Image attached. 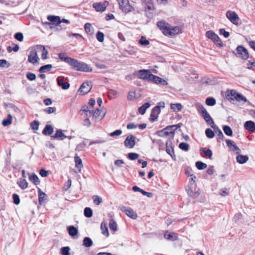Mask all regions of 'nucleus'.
Returning <instances> with one entry per match:
<instances>
[{
	"mask_svg": "<svg viewBox=\"0 0 255 255\" xmlns=\"http://www.w3.org/2000/svg\"><path fill=\"white\" fill-rule=\"evenodd\" d=\"M236 55L244 60L247 59L249 57L247 49L242 46H238L237 47Z\"/></svg>",
	"mask_w": 255,
	"mask_h": 255,
	"instance_id": "obj_4",
	"label": "nucleus"
},
{
	"mask_svg": "<svg viewBox=\"0 0 255 255\" xmlns=\"http://www.w3.org/2000/svg\"><path fill=\"white\" fill-rule=\"evenodd\" d=\"M135 92L134 91H129L128 96V100H132L135 98Z\"/></svg>",
	"mask_w": 255,
	"mask_h": 255,
	"instance_id": "obj_63",
	"label": "nucleus"
},
{
	"mask_svg": "<svg viewBox=\"0 0 255 255\" xmlns=\"http://www.w3.org/2000/svg\"><path fill=\"white\" fill-rule=\"evenodd\" d=\"M67 136L63 133L61 129L57 130L55 134L51 135L52 138H56L59 140H63Z\"/></svg>",
	"mask_w": 255,
	"mask_h": 255,
	"instance_id": "obj_22",
	"label": "nucleus"
},
{
	"mask_svg": "<svg viewBox=\"0 0 255 255\" xmlns=\"http://www.w3.org/2000/svg\"><path fill=\"white\" fill-rule=\"evenodd\" d=\"M205 134L209 138H212L215 136V132L211 128H207L205 130Z\"/></svg>",
	"mask_w": 255,
	"mask_h": 255,
	"instance_id": "obj_41",
	"label": "nucleus"
},
{
	"mask_svg": "<svg viewBox=\"0 0 255 255\" xmlns=\"http://www.w3.org/2000/svg\"><path fill=\"white\" fill-rule=\"evenodd\" d=\"M206 36L213 41L216 44H219L220 46H222L223 44L218 35L211 30L206 32Z\"/></svg>",
	"mask_w": 255,
	"mask_h": 255,
	"instance_id": "obj_7",
	"label": "nucleus"
},
{
	"mask_svg": "<svg viewBox=\"0 0 255 255\" xmlns=\"http://www.w3.org/2000/svg\"><path fill=\"white\" fill-rule=\"evenodd\" d=\"M160 113V109L159 106H156L154 107L151 110V112L150 116V121L154 122L157 120L158 115Z\"/></svg>",
	"mask_w": 255,
	"mask_h": 255,
	"instance_id": "obj_12",
	"label": "nucleus"
},
{
	"mask_svg": "<svg viewBox=\"0 0 255 255\" xmlns=\"http://www.w3.org/2000/svg\"><path fill=\"white\" fill-rule=\"evenodd\" d=\"M55 111L56 108L55 107H48L44 110V111L48 114L53 113Z\"/></svg>",
	"mask_w": 255,
	"mask_h": 255,
	"instance_id": "obj_61",
	"label": "nucleus"
},
{
	"mask_svg": "<svg viewBox=\"0 0 255 255\" xmlns=\"http://www.w3.org/2000/svg\"><path fill=\"white\" fill-rule=\"evenodd\" d=\"M238 93L235 90H229L226 92V97L227 99L233 103L235 101L236 94H238Z\"/></svg>",
	"mask_w": 255,
	"mask_h": 255,
	"instance_id": "obj_16",
	"label": "nucleus"
},
{
	"mask_svg": "<svg viewBox=\"0 0 255 255\" xmlns=\"http://www.w3.org/2000/svg\"><path fill=\"white\" fill-rule=\"evenodd\" d=\"M30 126L32 129L37 130L39 127V122L37 121H34L30 124Z\"/></svg>",
	"mask_w": 255,
	"mask_h": 255,
	"instance_id": "obj_58",
	"label": "nucleus"
},
{
	"mask_svg": "<svg viewBox=\"0 0 255 255\" xmlns=\"http://www.w3.org/2000/svg\"><path fill=\"white\" fill-rule=\"evenodd\" d=\"M164 237L165 239L170 241H176L177 240V237L176 236H173L171 234H168L166 233L164 234Z\"/></svg>",
	"mask_w": 255,
	"mask_h": 255,
	"instance_id": "obj_55",
	"label": "nucleus"
},
{
	"mask_svg": "<svg viewBox=\"0 0 255 255\" xmlns=\"http://www.w3.org/2000/svg\"><path fill=\"white\" fill-rule=\"evenodd\" d=\"M236 97H235V100H236L238 102H240V101H243L244 102H247V98L240 93H238V94H236Z\"/></svg>",
	"mask_w": 255,
	"mask_h": 255,
	"instance_id": "obj_44",
	"label": "nucleus"
},
{
	"mask_svg": "<svg viewBox=\"0 0 255 255\" xmlns=\"http://www.w3.org/2000/svg\"><path fill=\"white\" fill-rule=\"evenodd\" d=\"M18 185L22 189H25L27 187L28 183L26 180L21 179V180L18 183Z\"/></svg>",
	"mask_w": 255,
	"mask_h": 255,
	"instance_id": "obj_47",
	"label": "nucleus"
},
{
	"mask_svg": "<svg viewBox=\"0 0 255 255\" xmlns=\"http://www.w3.org/2000/svg\"><path fill=\"white\" fill-rule=\"evenodd\" d=\"M120 209L125 212L128 216L133 219H136L137 217V214L130 207L123 206L120 207Z\"/></svg>",
	"mask_w": 255,
	"mask_h": 255,
	"instance_id": "obj_10",
	"label": "nucleus"
},
{
	"mask_svg": "<svg viewBox=\"0 0 255 255\" xmlns=\"http://www.w3.org/2000/svg\"><path fill=\"white\" fill-rule=\"evenodd\" d=\"M226 16L234 24L237 26L239 25L240 18L235 11L228 10L226 12Z\"/></svg>",
	"mask_w": 255,
	"mask_h": 255,
	"instance_id": "obj_5",
	"label": "nucleus"
},
{
	"mask_svg": "<svg viewBox=\"0 0 255 255\" xmlns=\"http://www.w3.org/2000/svg\"><path fill=\"white\" fill-rule=\"evenodd\" d=\"M69 234L72 236H75L78 234V230L73 226H71L68 228Z\"/></svg>",
	"mask_w": 255,
	"mask_h": 255,
	"instance_id": "obj_33",
	"label": "nucleus"
},
{
	"mask_svg": "<svg viewBox=\"0 0 255 255\" xmlns=\"http://www.w3.org/2000/svg\"><path fill=\"white\" fill-rule=\"evenodd\" d=\"M108 1H105L104 2H95L93 4V6L97 11L103 12L105 10L108 5Z\"/></svg>",
	"mask_w": 255,
	"mask_h": 255,
	"instance_id": "obj_13",
	"label": "nucleus"
},
{
	"mask_svg": "<svg viewBox=\"0 0 255 255\" xmlns=\"http://www.w3.org/2000/svg\"><path fill=\"white\" fill-rule=\"evenodd\" d=\"M96 38L99 42H103L104 39V33L102 32L98 31V32L96 34Z\"/></svg>",
	"mask_w": 255,
	"mask_h": 255,
	"instance_id": "obj_54",
	"label": "nucleus"
},
{
	"mask_svg": "<svg viewBox=\"0 0 255 255\" xmlns=\"http://www.w3.org/2000/svg\"><path fill=\"white\" fill-rule=\"evenodd\" d=\"M236 160L239 163L244 164L249 160V157L247 155L240 154L236 157Z\"/></svg>",
	"mask_w": 255,
	"mask_h": 255,
	"instance_id": "obj_27",
	"label": "nucleus"
},
{
	"mask_svg": "<svg viewBox=\"0 0 255 255\" xmlns=\"http://www.w3.org/2000/svg\"><path fill=\"white\" fill-rule=\"evenodd\" d=\"M202 153L205 154L206 157L209 158L210 159H212V151L210 149H206V148H202L200 149Z\"/></svg>",
	"mask_w": 255,
	"mask_h": 255,
	"instance_id": "obj_28",
	"label": "nucleus"
},
{
	"mask_svg": "<svg viewBox=\"0 0 255 255\" xmlns=\"http://www.w3.org/2000/svg\"><path fill=\"white\" fill-rule=\"evenodd\" d=\"M29 179L30 180L33 182L35 185H37L40 183V180L37 176L33 173L31 175L29 176Z\"/></svg>",
	"mask_w": 255,
	"mask_h": 255,
	"instance_id": "obj_36",
	"label": "nucleus"
},
{
	"mask_svg": "<svg viewBox=\"0 0 255 255\" xmlns=\"http://www.w3.org/2000/svg\"><path fill=\"white\" fill-rule=\"evenodd\" d=\"M187 190L188 194L192 198H196L199 195L198 191H194L191 187H189Z\"/></svg>",
	"mask_w": 255,
	"mask_h": 255,
	"instance_id": "obj_31",
	"label": "nucleus"
},
{
	"mask_svg": "<svg viewBox=\"0 0 255 255\" xmlns=\"http://www.w3.org/2000/svg\"><path fill=\"white\" fill-rule=\"evenodd\" d=\"M54 131L52 126L50 125H46L42 131V134L44 135H50Z\"/></svg>",
	"mask_w": 255,
	"mask_h": 255,
	"instance_id": "obj_23",
	"label": "nucleus"
},
{
	"mask_svg": "<svg viewBox=\"0 0 255 255\" xmlns=\"http://www.w3.org/2000/svg\"><path fill=\"white\" fill-rule=\"evenodd\" d=\"M138 77L140 79L150 81L151 80L152 76L151 72L148 70H140L138 72Z\"/></svg>",
	"mask_w": 255,
	"mask_h": 255,
	"instance_id": "obj_8",
	"label": "nucleus"
},
{
	"mask_svg": "<svg viewBox=\"0 0 255 255\" xmlns=\"http://www.w3.org/2000/svg\"><path fill=\"white\" fill-rule=\"evenodd\" d=\"M105 112H102L99 109H97L93 113V118L102 120L105 116Z\"/></svg>",
	"mask_w": 255,
	"mask_h": 255,
	"instance_id": "obj_25",
	"label": "nucleus"
},
{
	"mask_svg": "<svg viewBox=\"0 0 255 255\" xmlns=\"http://www.w3.org/2000/svg\"><path fill=\"white\" fill-rule=\"evenodd\" d=\"M85 30L86 32L90 35H92L94 33V29L91 24L86 23L84 26Z\"/></svg>",
	"mask_w": 255,
	"mask_h": 255,
	"instance_id": "obj_32",
	"label": "nucleus"
},
{
	"mask_svg": "<svg viewBox=\"0 0 255 255\" xmlns=\"http://www.w3.org/2000/svg\"><path fill=\"white\" fill-rule=\"evenodd\" d=\"M189 144L187 143L184 142H181L179 145V147L181 149H182L185 151H187L189 150Z\"/></svg>",
	"mask_w": 255,
	"mask_h": 255,
	"instance_id": "obj_50",
	"label": "nucleus"
},
{
	"mask_svg": "<svg viewBox=\"0 0 255 255\" xmlns=\"http://www.w3.org/2000/svg\"><path fill=\"white\" fill-rule=\"evenodd\" d=\"M150 105L149 103H145L138 108V112L141 115H143L146 110L150 107Z\"/></svg>",
	"mask_w": 255,
	"mask_h": 255,
	"instance_id": "obj_30",
	"label": "nucleus"
},
{
	"mask_svg": "<svg viewBox=\"0 0 255 255\" xmlns=\"http://www.w3.org/2000/svg\"><path fill=\"white\" fill-rule=\"evenodd\" d=\"M180 127L179 124L173 125L171 126H167L163 129L158 130L157 131V134L161 137L167 136L169 135H173V131H168V129H171L172 128H178Z\"/></svg>",
	"mask_w": 255,
	"mask_h": 255,
	"instance_id": "obj_3",
	"label": "nucleus"
},
{
	"mask_svg": "<svg viewBox=\"0 0 255 255\" xmlns=\"http://www.w3.org/2000/svg\"><path fill=\"white\" fill-rule=\"evenodd\" d=\"M84 214L85 217L90 218L93 216V211L89 207H86L84 211Z\"/></svg>",
	"mask_w": 255,
	"mask_h": 255,
	"instance_id": "obj_42",
	"label": "nucleus"
},
{
	"mask_svg": "<svg viewBox=\"0 0 255 255\" xmlns=\"http://www.w3.org/2000/svg\"><path fill=\"white\" fill-rule=\"evenodd\" d=\"M246 129L252 132L255 131V123L251 121H247L244 125Z\"/></svg>",
	"mask_w": 255,
	"mask_h": 255,
	"instance_id": "obj_20",
	"label": "nucleus"
},
{
	"mask_svg": "<svg viewBox=\"0 0 255 255\" xmlns=\"http://www.w3.org/2000/svg\"><path fill=\"white\" fill-rule=\"evenodd\" d=\"M135 139L136 137L132 134L128 136L124 141L125 146L127 148H133L135 144Z\"/></svg>",
	"mask_w": 255,
	"mask_h": 255,
	"instance_id": "obj_9",
	"label": "nucleus"
},
{
	"mask_svg": "<svg viewBox=\"0 0 255 255\" xmlns=\"http://www.w3.org/2000/svg\"><path fill=\"white\" fill-rule=\"evenodd\" d=\"M72 68L77 71L85 72H91L92 69L88 64L84 62H79L77 60L74 59L71 65Z\"/></svg>",
	"mask_w": 255,
	"mask_h": 255,
	"instance_id": "obj_1",
	"label": "nucleus"
},
{
	"mask_svg": "<svg viewBox=\"0 0 255 255\" xmlns=\"http://www.w3.org/2000/svg\"><path fill=\"white\" fill-rule=\"evenodd\" d=\"M101 229L102 231V234L106 236V237H108L109 235L108 228L106 226V225L104 223H102L101 225Z\"/></svg>",
	"mask_w": 255,
	"mask_h": 255,
	"instance_id": "obj_38",
	"label": "nucleus"
},
{
	"mask_svg": "<svg viewBox=\"0 0 255 255\" xmlns=\"http://www.w3.org/2000/svg\"><path fill=\"white\" fill-rule=\"evenodd\" d=\"M157 27L161 30L166 36H168L170 25L164 20L160 21L157 23Z\"/></svg>",
	"mask_w": 255,
	"mask_h": 255,
	"instance_id": "obj_6",
	"label": "nucleus"
},
{
	"mask_svg": "<svg viewBox=\"0 0 255 255\" xmlns=\"http://www.w3.org/2000/svg\"><path fill=\"white\" fill-rule=\"evenodd\" d=\"M58 56H59V59L67 63L70 65H71L72 63L73 62V60L74 59V58H70V57H66V53H59L58 54Z\"/></svg>",
	"mask_w": 255,
	"mask_h": 255,
	"instance_id": "obj_19",
	"label": "nucleus"
},
{
	"mask_svg": "<svg viewBox=\"0 0 255 255\" xmlns=\"http://www.w3.org/2000/svg\"><path fill=\"white\" fill-rule=\"evenodd\" d=\"M52 67L51 64H47L45 65L42 66L39 69V71L40 73L45 72L46 71H50Z\"/></svg>",
	"mask_w": 255,
	"mask_h": 255,
	"instance_id": "obj_34",
	"label": "nucleus"
},
{
	"mask_svg": "<svg viewBox=\"0 0 255 255\" xmlns=\"http://www.w3.org/2000/svg\"><path fill=\"white\" fill-rule=\"evenodd\" d=\"M70 249L69 247H62L60 250V253L62 255H70Z\"/></svg>",
	"mask_w": 255,
	"mask_h": 255,
	"instance_id": "obj_49",
	"label": "nucleus"
},
{
	"mask_svg": "<svg viewBox=\"0 0 255 255\" xmlns=\"http://www.w3.org/2000/svg\"><path fill=\"white\" fill-rule=\"evenodd\" d=\"M47 19L51 22L52 24L58 25L61 23L60 17L58 16L48 15L47 16Z\"/></svg>",
	"mask_w": 255,
	"mask_h": 255,
	"instance_id": "obj_21",
	"label": "nucleus"
},
{
	"mask_svg": "<svg viewBox=\"0 0 255 255\" xmlns=\"http://www.w3.org/2000/svg\"><path fill=\"white\" fill-rule=\"evenodd\" d=\"M38 201L40 204H41L44 201V198L46 196V194L42 192L40 188L38 190Z\"/></svg>",
	"mask_w": 255,
	"mask_h": 255,
	"instance_id": "obj_35",
	"label": "nucleus"
},
{
	"mask_svg": "<svg viewBox=\"0 0 255 255\" xmlns=\"http://www.w3.org/2000/svg\"><path fill=\"white\" fill-rule=\"evenodd\" d=\"M74 160L75 162V166L76 168L79 169V172L81 171V168L83 167L82 161L80 157L76 154L74 157Z\"/></svg>",
	"mask_w": 255,
	"mask_h": 255,
	"instance_id": "obj_26",
	"label": "nucleus"
},
{
	"mask_svg": "<svg viewBox=\"0 0 255 255\" xmlns=\"http://www.w3.org/2000/svg\"><path fill=\"white\" fill-rule=\"evenodd\" d=\"M120 8L125 13H128L134 10V8L130 5L128 0H117Z\"/></svg>",
	"mask_w": 255,
	"mask_h": 255,
	"instance_id": "obj_2",
	"label": "nucleus"
},
{
	"mask_svg": "<svg viewBox=\"0 0 255 255\" xmlns=\"http://www.w3.org/2000/svg\"><path fill=\"white\" fill-rule=\"evenodd\" d=\"M168 36H173L181 32V29L179 26H171L170 25Z\"/></svg>",
	"mask_w": 255,
	"mask_h": 255,
	"instance_id": "obj_17",
	"label": "nucleus"
},
{
	"mask_svg": "<svg viewBox=\"0 0 255 255\" xmlns=\"http://www.w3.org/2000/svg\"><path fill=\"white\" fill-rule=\"evenodd\" d=\"M196 166L198 169L202 170L205 169L207 165L202 161H197L196 162Z\"/></svg>",
	"mask_w": 255,
	"mask_h": 255,
	"instance_id": "obj_45",
	"label": "nucleus"
},
{
	"mask_svg": "<svg viewBox=\"0 0 255 255\" xmlns=\"http://www.w3.org/2000/svg\"><path fill=\"white\" fill-rule=\"evenodd\" d=\"M83 245L85 247L89 248L93 245V241L89 237H85L83 241Z\"/></svg>",
	"mask_w": 255,
	"mask_h": 255,
	"instance_id": "obj_29",
	"label": "nucleus"
},
{
	"mask_svg": "<svg viewBox=\"0 0 255 255\" xmlns=\"http://www.w3.org/2000/svg\"><path fill=\"white\" fill-rule=\"evenodd\" d=\"M216 100L212 97H209L206 99V104L209 106H213L216 104Z\"/></svg>",
	"mask_w": 255,
	"mask_h": 255,
	"instance_id": "obj_43",
	"label": "nucleus"
},
{
	"mask_svg": "<svg viewBox=\"0 0 255 255\" xmlns=\"http://www.w3.org/2000/svg\"><path fill=\"white\" fill-rule=\"evenodd\" d=\"M57 81L58 85L61 87L63 89L66 90L69 88V83L68 82H64L63 80L61 77H58Z\"/></svg>",
	"mask_w": 255,
	"mask_h": 255,
	"instance_id": "obj_24",
	"label": "nucleus"
},
{
	"mask_svg": "<svg viewBox=\"0 0 255 255\" xmlns=\"http://www.w3.org/2000/svg\"><path fill=\"white\" fill-rule=\"evenodd\" d=\"M12 199L13 203L16 205H18L20 203V199L19 196L16 194H13L12 195Z\"/></svg>",
	"mask_w": 255,
	"mask_h": 255,
	"instance_id": "obj_59",
	"label": "nucleus"
},
{
	"mask_svg": "<svg viewBox=\"0 0 255 255\" xmlns=\"http://www.w3.org/2000/svg\"><path fill=\"white\" fill-rule=\"evenodd\" d=\"M92 89V85L91 83L88 82H84L80 86L78 90V92L80 94L85 95L88 93Z\"/></svg>",
	"mask_w": 255,
	"mask_h": 255,
	"instance_id": "obj_11",
	"label": "nucleus"
},
{
	"mask_svg": "<svg viewBox=\"0 0 255 255\" xmlns=\"http://www.w3.org/2000/svg\"><path fill=\"white\" fill-rule=\"evenodd\" d=\"M40 49L42 51L41 57L43 59H46L47 58L48 51L45 49V48L43 46H39Z\"/></svg>",
	"mask_w": 255,
	"mask_h": 255,
	"instance_id": "obj_51",
	"label": "nucleus"
},
{
	"mask_svg": "<svg viewBox=\"0 0 255 255\" xmlns=\"http://www.w3.org/2000/svg\"><path fill=\"white\" fill-rule=\"evenodd\" d=\"M227 146L236 154L241 153V149L236 145L235 142L230 139H227L226 140Z\"/></svg>",
	"mask_w": 255,
	"mask_h": 255,
	"instance_id": "obj_14",
	"label": "nucleus"
},
{
	"mask_svg": "<svg viewBox=\"0 0 255 255\" xmlns=\"http://www.w3.org/2000/svg\"><path fill=\"white\" fill-rule=\"evenodd\" d=\"M39 58L35 50H32L28 57V61L29 62L34 64L37 63Z\"/></svg>",
	"mask_w": 255,
	"mask_h": 255,
	"instance_id": "obj_15",
	"label": "nucleus"
},
{
	"mask_svg": "<svg viewBox=\"0 0 255 255\" xmlns=\"http://www.w3.org/2000/svg\"><path fill=\"white\" fill-rule=\"evenodd\" d=\"M248 68L250 69H255V62L249 61L247 63Z\"/></svg>",
	"mask_w": 255,
	"mask_h": 255,
	"instance_id": "obj_64",
	"label": "nucleus"
},
{
	"mask_svg": "<svg viewBox=\"0 0 255 255\" xmlns=\"http://www.w3.org/2000/svg\"><path fill=\"white\" fill-rule=\"evenodd\" d=\"M139 156L138 154L134 152H130L128 154V158L132 160L137 159Z\"/></svg>",
	"mask_w": 255,
	"mask_h": 255,
	"instance_id": "obj_53",
	"label": "nucleus"
},
{
	"mask_svg": "<svg viewBox=\"0 0 255 255\" xmlns=\"http://www.w3.org/2000/svg\"><path fill=\"white\" fill-rule=\"evenodd\" d=\"M138 42L142 46H147L149 44V41L144 36H141Z\"/></svg>",
	"mask_w": 255,
	"mask_h": 255,
	"instance_id": "obj_46",
	"label": "nucleus"
},
{
	"mask_svg": "<svg viewBox=\"0 0 255 255\" xmlns=\"http://www.w3.org/2000/svg\"><path fill=\"white\" fill-rule=\"evenodd\" d=\"M93 199L94 201V203L97 205H100L102 202V198L98 195L93 196Z\"/></svg>",
	"mask_w": 255,
	"mask_h": 255,
	"instance_id": "obj_52",
	"label": "nucleus"
},
{
	"mask_svg": "<svg viewBox=\"0 0 255 255\" xmlns=\"http://www.w3.org/2000/svg\"><path fill=\"white\" fill-rule=\"evenodd\" d=\"M6 65V67H8L9 64L8 62L4 60V59H0V67H4Z\"/></svg>",
	"mask_w": 255,
	"mask_h": 255,
	"instance_id": "obj_62",
	"label": "nucleus"
},
{
	"mask_svg": "<svg viewBox=\"0 0 255 255\" xmlns=\"http://www.w3.org/2000/svg\"><path fill=\"white\" fill-rule=\"evenodd\" d=\"M223 130L225 133L228 136H232L233 134V131L232 128L228 126H224L223 127Z\"/></svg>",
	"mask_w": 255,
	"mask_h": 255,
	"instance_id": "obj_40",
	"label": "nucleus"
},
{
	"mask_svg": "<svg viewBox=\"0 0 255 255\" xmlns=\"http://www.w3.org/2000/svg\"><path fill=\"white\" fill-rule=\"evenodd\" d=\"M204 119L208 125H209L211 126V125H214V122L209 114L206 117H204Z\"/></svg>",
	"mask_w": 255,
	"mask_h": 255,
	"instance_id": "obj_56",
	"label": "nucleus"
},
{
	"mask_svg": "<svg viewBox=\"0 0 255 255\" xmlns=\"http://www.w3.org/2000/svg\"><path fill=\"white\" fill-rule=\"evenodd\" d=\"M195 107H196L197 110L200 114H202L205 110H206L205 109V108L203 107V106L199 103H196L195 104Z\"/></svg>",
	"mask_w": 255,
	"mask_h": 255,
	"instance_id": "obj_48",
	"label": "nucleus"
},
{
	"mask_svg": "<svg viewBox=\"0 0 255 255\" xmlns=\"http://www.w3.org/2000/svg\"><path fill=\"white\" fill-rule=\"evenodd\" d=\"M151 81L162 85H167L168 84L167 82L165 80L154 75L152 76Z\"/></svg>",
	"mask_w": 255,
	"mask_h": 255,
	"instance_id": "obj_18",
	"label": "nucleus"
},
{
	"mask_svg": "<svg viewBox=\"0 0 255 255\" xmlns=\"http://www.w3.org/2000/svg\"><path fill=\"white\" fill-rule=\"evenodd\" d=\"M170 107L174 111L177 109L178 111H180L183 108L182 105L180 103L171 104Z\"/></svg>",
	"mask_w": 255,
	"mask_h": 255,
	"instance_id": "obj_37",
	"label": "nucleus"
},
{
	"mask_svg": "<svg viewBox=\"0 0 255 255\" xmlns=\"http://www.w3.org/2000/svg\"><path fill=\"white\" fill-rule=\"evenodd\" d=\"M26 76V78L29 80H30V81H33V80H35V79H36L35 75L34 74L30 73V72L27 73Z\"/></svg>",
	"mask_w": 255,
	"mask_h": 255,
	"instance_id": "obj_60",
	"label": "nucleus"
},
{
	"mask_svg": "<svg viewBox=\"0 0 255 255\" xmlns=\"http://www.w3.org/2000/svg\"><path fill=\"white\" fill-rule=\"evenodd\" d=\"M109 228L111 230L114 232H116L117 230V224L113 219H111L110 221Z\"/></svg>",
	"mask_w": 255,
	"mask_h": 255,
	"instance_id": "obj_39",
	"label": "nucleus"
},
{
	"mask_svg": "<svg viewBox=\"0 0 255 255\" xmlns=\"http://www.w3.org/2000/svg\"><path fill=\"white\" fill-rule=\"evenodd\" d=\"M14 38L19 41H22L23 39V34L21 32H17L14 35Z\"/></svg>",
	"mask_w": 255,
	"mask_h": 255,
	"instance_id": "obj_57",
	"label": "nucleus"
}]
</instances>
